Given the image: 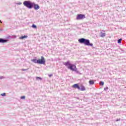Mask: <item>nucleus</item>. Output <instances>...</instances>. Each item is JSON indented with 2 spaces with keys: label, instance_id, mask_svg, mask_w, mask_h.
Segmentation results:
<instances>
[{
  "label": "nucleus",
  "instance_id": "obj_1",
  "mask_svg": "<svg viewBox=\"0 0 126 126\" xmlns=\"http://www.w3.org/2000/svg\"><path fill=\"white\" fill-rule=\"evenodd\" d=\"M23 4L26 7L31 9V8H34L35 10H38L40 9V6L38 4L32 2L30 0H26L23 2Z\"/></svg>",
  "mask_w": 126,
  "mask_h": 126
},
{
  "label": "nucleus",
  "instance_id": "obj_2",
  "mask_svg": "<svg viewBox=\"0 0 126 126\" xmlns=\"http://www.w3.org/2000/svg\"><path fill=\"white\" fill-rule=\"evenodd\" d=\"M78 42L80 44H84L85 46H90V47H93V43H90L89 39H85L84 38H79Z\"/></svg>",
  "mask_w": 126,
  "mask_h": 126
},
{
  "label": "nucleus",
  "instance_id": "obj_3",
  "mask_svg": "<svg viewBox=\"0 0 126 126\" xmlns=\"http://www.w3.org/2000/svg\"><path fill=\"white\" fill-rule=\"evenodd\" d=\"M63 64H64V65H65V66H67V68L68 69H70V70H72V71L75 70L76 65L74 64L71 63L69 61L63 63Z\"/></svg>",
  "mask_w": 126,
  "mask_h": 126
},
{
  "label": "nucleus",
  "instance_id": "obj_4",
  "mask_svg": "<svg viewBox=\"0 0 126 126\" xmlns=\"http://www.w3.org/2000/svg\"><path fill=\"white\" fill-rule=\"evenodd\" d=\"M32 62L34 63H38V64H46V60H45L44 56H41L40 59H32Z\"/></svg>",
  "mask_w": 126,
  "mask_h": 126
},
{
  "label": "nucleus",
  "instance_id": "obj_5",
  "mask_svg": "<svg viewBox=\"0 0 126 126\" xmlns=\"http://www.w3.org/2000/svg\"><path fill=\"white\" fill-rule=\"evenodd\" d=\"M85 18V15L84 14H78L77 15V20H81V19H84Z\"/></svg>",
  "mask_w": 126,
  "mask_h": 126
},
{
  "label": "nucleus",
  "instance_id": "obj_6",
  "mask_svg": "<svg viewBox=\"0 0 126 126\" xmlns=\"http://www.w3.org/2000/svg\"><path fill=\"white\" fill-rule=\"evenodd\" d=\"M72 88L78 89V90H80V86H79L78 84H74L72 86Z\"/></svg>",
  "mask_w": 126,
  "mask_h": 126
},
{
  "label": "nucleus",
  "instance_id": "obj_7",
  "mask_svg": "<svg viewBox=\"0 0 126 126\" xmlns=\"http://www.w3.org/2000/svg\"><path fill=\"white\" fill-rule=\"evenodd\" d=\"M8 40L7 39H5L4 38H0V43H7Z\"/></svg>",
  "mask_w": 126,
  "mask_h": 126
},
{
  "label": "nucleus",
  "instance_id": "obj_8",
  "mask_svg": "<svg viewBox=\"0 0 126 126\" xmlns=\"http://www.w3.org/2000/svg\"><path fill=\"white\" fill-rule=\"evenodd\" d=\"M26 38H28V36L27 35L22 36L19 37V39L20 40H23V39H26Z\"/></svg>",
  "mask_w": 126,
  "mask_h": 126
},
{
  "label": "nucleus",
  "instance_id": "obj_9",
  "mask_svg": "<svg viewBox=\"0 0 126 126\" xmlns=\"http://www.w3.org/2000/svg\"><path fill=\"white\" fill-rule=\"evenodd\" d=\"M100 37H101L102 38H104V37H106V33L101 32H100Z\"/></svg>",
  "mask_w": 126,
  "mask_h": 126
},
{
  "label": "nucleus",
  "instance_id": "obj_10",
  "mask_svg": "<svg viewBox=\"0 0 126 126\" xmlns=\"http://www.w3.org/2000/svg\"><path fill=\"white\" fill-rule=\"evenodd\" d=\"M80 90H81V91H85L86 89H85V87L81 86Z\"/></svg>",
  "mask_w": 126,
  "mask_h": 126
},
{
  "label": "nucleus",
  "instance_id": "obj_11",
  "mask_svg": "<svg viewBox=\"0 0 126 126\" xmlns=\"http://www.w3.org/2000/svg\"><path fill=\"white\" fill-rule=\"evenodd\" d=\"M90 85H93L94 84V80H91L89 81Z\"/></svg>",
  "mask_w": 126,
  "mask_h": 126
},
{
  "label": "nucleus",
  "instance_id": "obj_12",
  "mask_svg": "<svg viewBox=\"0 0 126 126\" xmlns=\"http://www.w3.org/2000/svg\"><path fill=\"white\" fill-rule=\"evenodd\" d=\"M73 71L76 72V73H78V74H81L80 73V72H79V71H78V70H77V68H76L75 69V70H74Z\"/></svg>",
  "mask_w": 126,
  "mask_h": 126
},
{
  "label": "nucleus",
  "instance_id": "obj_13",
  "mask_svg": "<svg viewBox=\"0 0 126 126\" xmlns=\"http://www.w3.org/2000/svg\"><path fill=\"white\" fill-rule=\"evenodd\" d=\"M32 28H33L34 29H37V26L35 24H32Z\"/></svg>",
  "mask_w": 126,
  "mask_h": 126
},
{
  "label": "nucleus",
  "instance_id": "obj_14",
  "mask_svg": "<svg viewBox=\"0 0 126 126\" xmlns=\"http://www.w3.org/2000/svg\"><path fill=\"white\" fill-rule=\"evenodd\" d=\"M122 40H123V38H120L118 40V44H122Z\"/></svg>",
  "mask_w": 126,
  "mask_h": 126
},
{
  "label": "nucleus",
  "instance_id": "obj_15",
  "mask_svg": "<svg viewBox=\"0 0 126 126\" xmlns=\"http://www.w3.org/2000/svg\"><path fill=\"white\" fill-rule=\"evenodd\" d=\"M36 80H42V78H41L40 77H36Z\"/></svg>",
  "mask_w": 126,
  "mask_h": 126
},
{
  "label": "nucleus",
  "instance_id": "obj_16",
  "mask_svg": "<svg viewBox=\"0 0 126 126\" xmlns=\"http://www.w3.org/2000/svg\"><path fill=\"white\" fill-rule=\"evenodd\" d=\"M1 96H2V97H4V96H5V95H6V94H5V93H4L3 94H1Z\"/></svg>",
  "mask_w": 126,
  "mask_h": 126
},
{
  "label": "nucleus",
  "instance_id": "obj_17",
  "mask_svg": "<svg viewBox=\"0 0 126 126\" xmlns=\"http://www.w3.org/2000/svg\"><path fill=\"white\" fill-rule=\"evenodd\" d=\"M4 78H5V77H4L3 76H0V79H4Z\"/></svg>",
  "mask_w": 126,
  "mask_h": 126
},
{
  "label": "nucleus",
  "instance_id": "obj_18",
  "mask_svg": "<svg viewBox=\"0 0 126 126\" xmlns=\"http://www.w3.org/2000/svg\"><path fill=\"white\" fill-rule=\"evenodd\" d=\"M99 84L100 85H102V86L104 85V82L103 81H101L100 83H99Z\"/></svg>",
  "mask_w": 126,
  "mask_h": 126
},
{
  "label": "nucleus",
  "instance_id": "obj_19",
  "mask_svg": "<svg viewBox=\"0 0 126 126\" xmlns=\"http://www.w3.org/2000/svg\"><path fill=\"white\" fill-rule=\"evenodd\" d=\"M21 99L22 100H24V99H25V96H21Z\"/></svg>",
  "mask_w": 126,
  "mask_h": 126
},
{
  "label": "nucleus",
  "instance_id": "obj_20",
  "mask_svg": "<svg viewBox=\"0 0 126 126\" xmlns=\"http://www.w3.org/2000/svg\"><path fill=\"white\" fill-rule=\"evenodd\" d=\"M21 70H22V71H26L28 70V69H22Z\"/></svg>",
  "mask_w": 126,
  "mask_h": 126
},
{
  "label": "nucleus",
  "instance_id": "obj_21",
  "mask_svg": "<svg viewBox=\"0 0 126 126\" xmlns=\"http://www.w3.org/2000/svg\"><path fill=\"white\" fill-rule=\"evenodd\" d=\"M108 89H109V88H108V87H106L104 88V90H108Z\"/></svg>",
  "mask_w": 126,
  "mask_h": 126
},
{
  "label": "nucleus",
  "instance_id": "obj_22",
  "mask_svg": "<svg viewBox=\"0 0 126 126\" xmlns=\"http://www.w3.org/2000/svg\"><path fill=\"white\" fill-rule=\"evenodd\" d=\"M120 121H121L120 119L116 120V122H120Z\"/></svg>",
  "mask_w": 126,
  "mask_h": 126
},
{
  "label": "nucleus",
  "instance_id": "obj_23",
  "mask_svg": "<svg viewBox=\"0 0 126 126\" xmlns=\"http://www.w3.org/2000/svg\"><path fill=\"white\" fill-rule=\"evenodd\" d=\"M52 76H53V74H50V75H49V77H52Z\"/></svg>",
  "mask_w": 126,
  "mask_h": 126
},
{
  "label": "nucleus",
  "instance_id": "obj_24",
  "mask_svg": "<svg viewBox=\"0 0 126 126\" xmlns=\"http://www.w3.org/2000/svg\"><path fill=\"white\" fill-rule=\"evenodd\" d=\"M18 4H21V2H19Z\"/></svg>",
  "mask_w": 126,
  "mask_h": 126
},
{
  "label": "nucleus",
  "instance_id": "obj_25",
  "mask_svg": "<svg viewBox=\"0 0 126 126\" xmlns=\"http://www.w3.org/2000/svg\"><path fill=\"white\" fill-rule=\"evenodd\" d=\"M14 38H16V35H14Z\"/></svg>",
  "mask_w": 126,
  "mask_h": 126
},
{
  "label": "nucleus",
  "instance_id": "obj_26",
  "mask_svg": "<svg viewBox=\"0 0 126 126\" xmlns=\"http://www.w3.org/2000/svg\"><path fill=\"white\" fill-rule=\"evenodd\" d=\"M0 31H2V30L0 29Z\"/></svg>",
  "mask_w": 126,
  "mask_h": 126
},
{
  "label": "nucleus",
  "instance_id": "obj_27",
  "mask_svg": "<svg viewBox=\"0 0 126 126\" xmlns=\"http://www.w3.org/2000/svg\"><path fill=\"white\" fill-rule=\"evenodd\" d=\"M0 22H1V21L0 20Z\"/></svg>",
  "mask_w": 126,
  "mask_h": 126
}]
</instances>
